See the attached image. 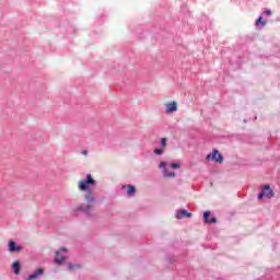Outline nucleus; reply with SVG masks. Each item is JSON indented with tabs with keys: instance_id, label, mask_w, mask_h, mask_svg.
I'll return each mask as SVG.
<instances>
[{
	"instance_id": "12",
	"label": "nucleus",
	"mask_w": 280,
	"mask_h": 280,
	"mask_svg": "<svg viewBox=\"0 0 280 280\" xmlns=\"http://www.w3.org/2000/svg\"><path fill=\"white\" fill-rule=\"evenodd\" d=\"M211 215V212L210 211H206L205 213H203V220H205V222H208V223H210V224H215V222H218V219L217 218H212V219H210L209 220V217Z\"/></svg>"
},
{
	"instance_id": "7",
	"label": "nucleus",
	"mask_w": 280,
	"mask_h": 280,
	"mask_svg": "<svg viewBox=\"0 0 280 280\" xmlns=\"http://www.w3.org/2000/svg\"><path fill=\"white\" fill-rule=\"evenodd\" d=\"M206 161H215V163H222L224 158L220 154L219 150H213L212 155H207Z\"/></svg>"
},
{
	"instance_id": "19",
	"label": "nucleus",
	"mask_w": 280,
	"mask_h": 280,
	"mask_svg": "<svg viewBox=\"0 0 280 280\" xmlns=\"http://www.w3.org/2000/svg\"><path fill=\"white\" fill-rule=\"evenodd\" d=\"M170 168L174 171H176V161H173L170 163Z\"/></svg>"
},
{
	"instance_id": "1",
	"label": "nucleus",
	"mask_w": 280,
	"mask_h": 280,
	"mask_svg": "<svg viewBox=\"0 0 280 280\" xmlns=\"http://www.w3.org/2000/svg\"><path fill=\"white\" fill-rule=\"evenodd\" d=\"M97 186V180L93 178V175L91 173H88L85 177L78 183L79 191H84V200L86 202V206L83 205L78 206L74 208L73 212L75 215L79 213H83V215H86L88 218H91V213H93V205H96L97 197H95V192H93V187Z\"/></svg>"
},
{
	"instance_id": "18",
	"label": "nucleus",
	"mask_w": 280,
	"mask_h": 280,
	"mask_svg": "<svg viewBox=\"0 0 280 280\" xmlns=\"http://www.w3.org/2000/svg\"><path fill=\"white\" fill-rule=\"evenodd\" d=\"M256 25H266V21H264V18L262 16H259L257 20H256Z\"/></svg>"
},
{
	"instance_id": "21",
	"label": "nucleus",
	"mask_w": 280,
	"mask_h": 280,
	"mask_svg": "<svg viewBox=\"0 0 280 280\" xmlns=\"http://www.w3.org/2000/svg\"><path fill=\"white\" fill-rule=\"evenodd\" d=\"M264 14H267V16H270V14H272V11L266 10V11H264Z\"/></svg>"
},
{
	"instance_id": "4",
	"label": "nucleus",
	"mask_w": 280,
	"mask_h": 280,
	"mask_svg": "<svg viewBox=\"0 0 280 280\" xmlns=\"http://www.w3.org/2000/svg\"><path fill=\"white\" fill-rule=\"evenodd\" d=\"M121 189L125 191V196H127V198H135V196H137V186L132 184L122 185Z\"/></svg>"
},
{
	"instance_id": "8",
	"label": "nucleus",
	"mask_w": 280,
	"mask_h": 280,
	"mask_svg": "<svg viewBox=\"0 0 280 280\" xmlns=\"http://www.w3.org/2000/svg\"><path fill=\"white\" fill-rule=\"evenodd\" d=\"M11 270L13 275H15V277H19V275H21V270H23V264L21 262V260H14L11 264Z\"/></svg>"
},
{
	"instance_id": "20",
	"label": "nucleus",
	"mask_w": 280,
	"mask_h": 280,
	"mask_svg": "<svg viewBox=\"0 0 280 280\" xmlns=\"http://www.w3.org/2000/svg\"><path fill=\"white\" fill-rule=\"evenodd\" d=\"M81 154H82L83 156H89V150H82V151H81Z\"/></svg>"
},
{
	"instance_id": "6",
	"label": "nucleus",
	"mask_w": 280,
	"mask_h": 280,
	"mask_svg": "<svg viewBox=\"0 0 280 280\" xmlns=\"http://www.w3.org/2000/svg\"><path fill=\"white\" fill-rule=\"evenodd\" d=\"M43 275H45V269L43 267H38L26 277V280H38Z\"/></svg>"
},
{
	"instance_id": "9",
	"label": "nucleus",
	"mask_w": 280,
	"mask_h": 280,
	"mask_svg": "<svg viewBox=\"0 0 280 280\" xmlns=\"http://www.w3.org/2000/svg\"><path fill=\"white\" fill-rule=\"evenodd\" d=\"M165 114L172 115V113H176V101H172L165 104Z\"/></svg>"
},
{
	"instance_id": "24",
	"label": "nucleus",
	"mask_w": 280,
	"mask_h": 280,
	"mask_svg": "<svg viewBox=\"0 0 280 280\" xmlns=\"http://www.w3.org/2000/svg\"><path fill=\"white\" fill-rule=\"evenodd\" d=\"M176 168L178 170V164H176Z\"/></svg>"
},
{
	"instance_id": "13",
	"label": "nucleus",
	"mask_w": 280,
	"mask_h": 280,
	"mask_svg": "<svg viewBox=\"0 0 280 280\" xmlns=\"http://www.w3.org/2000/svg\"><path fill=\"white\" fill-rule=\"evenodd\" d=\"M80 268H82V265L80 264L68 262V270L70 272H73V270H80Z\"/></svg>"
},
{
	"instance_id": "22",
	"label": "nucleus",
	"mask_w": 280,
	"mask_h": 280,
	"mask_svg": "<svg viewBox=\"0 0 280 280\" xmlns=\"http://www.w3.org/2000/svg\"><path fill=\"white\" fill-rule=\"evenodd\" d=\"M264 191L261 190V192L258 195V200H261V198H264Z\"/></svg>"
},
{
	"instance_id": "11",
	"label": "nucleus",
	"mask_w": 280,
	"mask_h": 280,
	"mask_svg": "<svg viewBox=\"0 0 280 280\" xmlns=\"http://www.w3.org/2000/svg\"><path fill=\"white\" fill-rule=\"evenodd\" d=\"M262 194L266 198H275V191L268 185L262 187Z\"/></svg>"
},
{
	"instance_id": "2",
	"label": "nucleus",
	"mask_w": 280,
	"mask_h": 280,
	"mask_svg": "<svg viewBox=\"0 0 280 280\" xmlns=\"http://www.w3.org/2000/svg\"><path fill=\"white\" fill-rule=\"evenodd\" d=\"M62 253L65 255H62ZM67 253H69L67 247H60L59 250L55 252L54 262L56 266H62V264L67 261Z\"/></svg>"
},
{
	"instance_id": "10",
	"label": "nucleus",
	"mask_w": 280,
	"mask_h": 280,
	"mask_svg": "<svg viewBox=\"0 0 280 280\" xmlns=\"http://www.w3.org/2000/svg\"><path fill=\"white\" fill-rule=\"evenodd\" d=\"M192 215L194 214L191 212H188L187 210H178L176 218L177 220H183L185 218H192Z\"/></svg>"
},
{
	"instance_id": "3",
	"label": "nucleus",
	"mask_w": 280,
	"mask_h": 280,
	"mask_svg": "<svg viewBox=\"0 0 280 280\" xmlns=\"http://www.w3.org/2000/svg\"><path fill=\"white\" fill-rule=\"evenodd\" d=\"M158 167L162 172L163 178H166V179L176 178V172L167 170V162L166 161H161L159 163Z\"/></svg>"
},
{
	"instance_id": "14",
	"label": "nucleus",
	"mask_w": 280,
	"mask_h": 280,
	"mask_svg": "<svg viewBox=\"0 0 280 280\" xmlns=\"http://www.w3.org/2000/svg\"><path fill=\"white\" fill-rule=\"evenodd\" d=\"M154 156H163L165 154V149L159 147L153 150Z\"/></svg>"
},
{
	"instance_id": "23",
	"label": "nucleus",
	"mask_w": 280,
	"mask_h": 280,
	"mask_svg": "<svg viewBox=\"0 0 280 280\" xmlns=\"http://www.w3.org/2000/svg\"><path fill=\"white\" fill-rule=\"evenodd\" d=\"M102 23H104V21H102V22L98 21V25H102Z\"/></svg>"
},
{
	"instance_id": "16",
	"label": "nucleus",
	"mask_w": 280,
	"mask_h": 280,
	"mask_svg": "<svg viewBox=\"0 0 280 280\" xmlns=\"http://www.w3.org/2000/svg\"><path fill=\"white\" fill-rule=\"evenodd\" d=\"M160 148H162L163 150H165V148H167V138L160 139Z\"/></svg>"
},
{
	"instance_id": "17",
	"label": "nucleus",
	"mask_w": 280,
	"mask_h": 280,
	"mask_svg": "<svg viewBox=\"0 0 280 280\" xmlns=\"http://www.w3.org/2000/svg\"><path fill=\"white\" fill-rule=\"evenodd\" d=\"M66 32H67L68 34H75L77 28H75L74 26H71V25H70V26L67 27Z\"/></svg>"
},
{
	"instance_id": "5",
	"label": "nucleus",
	"mask_w": 280,
	"mask_h": 280,
	"mask_svg": "<svg viewBox=\"0 0 280 280\" xmlns=\"http://www.w3.org/2000/svg\"><path fill=\"white\" fill-rule=\"evenodd\" d=\"M9 253H21L23 250V245L18 244L16 241L10 240L7 245Z\"/></svg>"
},
{
	"instance_id": "15",
	"label": "nucleus",
	"mask_w": 280,
	"mask_h": 280,
	"mask_svg": "<svg viewBox=\"0 0 280 280\" xmlns=\"http://www.w3.org/2000/svg\"><path fill=\"white\" fill-rule=\"evenodd\" d=\"M174 261H175V260H174V256L167 254V255H166V266H167V268H170V266H172V264H173Z\"/></svg>"
}]
</instances>
